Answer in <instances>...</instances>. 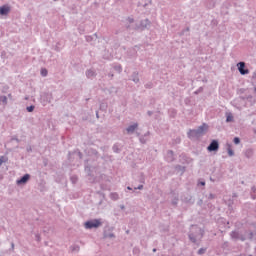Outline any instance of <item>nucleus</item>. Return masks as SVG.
I'll return each instance as SVG.
<instances>
[{"label":"nucleus","mask_w":256,"mask_h":256,"mask_svg":"<svg viewBox=\"0 0 256 256\" xmlns=\"http://www.w3.org/2000/svg\"><path fill=\"white\" fill-rule=\"evenodd\" d=\"M126 233L129 234V230H127Z\"/></svg>","instance_id":"57"},{"label":"nucleus","mask_w":256,"mask_h":256,"mask_svg":"<svg viewBox=\"0 0 256 256\" xmlns=\"http://www.w3.org/2000/svg\"><path fill=\"white\" fill-rule=\"evenodd\" d=\"M147 137H149V132H147V133L144 134L143 136H140V138H139L140 143H142L143 145H145V143H147Z\"/></svg>","instance_id":"14"},{"label":"nucleus","mask_w":256,"mask_h":256,"mask_svg":"<svg viewBox=\"0 0 256 256\" xmlns=\"http://www.w3.org/2000/svg\"><path fill=\"white\" fill-rule=\"evenodd\" d=\"M156 252H157V248H154V249H153V253H156Z\"/></svg>","instance_id":"52"},{"label":"nucleus","mask_w":256,"mask_h":256,"mask_svg":"<svg viewBox=\"0 0 256 256\" xmlns=\"http://www.w3.org/2000/svg\"><path fill=\"white\" fill-rule=\"evenodd\" d=\"M239 235H240V233L237 231H232L230 233L231 239H235V240L239 239Z\"/></svg>","instance_id":"17"},{"label":"nucleus","mask_w":256,"mask_h":256,"mask_svg":"<svg viewBox=\"0 0 256 256\" xmlns=\"http://www.w3.org/2000/svg\"><path fill=\"white\" fill-rule=\"evenodd\" d=\"M146 89H153V84L152 83H147L145 84Z\"/></svg>","instance_id":"33"},{"label":"nucleus","mask_w":256,"mask_h":256,"mask_svg":"<svg viewBox=\"0 0 256 256\" xmlns=\"http://www.w3.org/2000/svg\"><path fill=\"white\" fill-rule=\"evenodd\" d=\"M184 203H189L190 205H193L195 203V199H193V196H186L182 199Z\"/></svg>","instance_id":"12"},{"label":"nucleus","mask_w":256,"mask_h":256,"mask_svg":"<svg viewBox=\"0 0 256 256\" xmlns=\"http://www.w3.org/2000/svg\"><path fill=\"white\" fill-rule=\"evenodd\" d=\"M252 199H255V196H253Z\"/></svg>","instance_id":"58"},{"label":"nucleus","mask_w":256,"mask_h":256,"mask_svg":"<svg viewBox=\"0 0 256 256\" xmlns=\"http://www.w3.org/2000/svg\"><path fill=\"white\" fill-rule=\"evenodd\" d=\"M114 153H119V146H117L116 144L112 147Z\"/></svg>","instance_id":"29"},{"label":"nucleus","mask_w":256,"mask_h":256,"mask_svg":"<svg viewBox=\"0 0 256 256\" xmlns=\"http://www.w3.org/2000/svg\"><path fill=\"white\" fill-rule=\"evenodd\" d=\"M251 155H253V150H247L246 157L249 159V157H251Z\"/></svg>","instance_id":"30"},{"label":"nucleus","mask_w":256,"mask_h":256,"mask_svg":"<svg viewBox=\"0 0 256 256\" xmlns=\"http://www.w3.org/2000/svg\"><path fill=\"white\" fill-rule=\"evenodd\" d=\"M0 105H7V96H0Z\"/></svg>","instance_id":"18"},{"label":"nucleus","mask_w":256,"mask_h":256,"mask_svg":"<svg viewBox=\"0 0 256 256\" xmlns=\"http://www.w3.org/2000/svg\"><path fill=\"white\" fill-rule=\"evenodd\" d=\"M91 153H92V155H95V157H98V155H99V152L95 149H92Z\"/></svg>","instance_id":"32"},{"label":"nucleus","mask_w":256,"mask_h":256,"mask_svg":"<svg viewBox=\"0 0 256 256\" xmlns=\"http://www.w3.org/2000/svg\"><path fill=\"white\" fill-rule=\"evenodd\" d=\"M206 251H207V248H200L198 250V255H205Z\"/></svg>","instance_id":"24"},{"label":"nucleus","mask_w":256,"mask_h":256,"mask_svg":"<svg viewBox=\"0 0 256 256\" xmlns=\"http://www.w3.org/2000/svg\"><path fill=\"white\" fill-rule=\"evenodd\" d=\"M147 115H148L149 117H151V115H153V111L148 110Z\"/></svg>","instance_id":"43"},{"label":"nucleus","mask_w":256,"mask_h":256,"mask_svg":"<svg viewBox=\"0 0 256 256\" xmlns=\"http://www.w3.org/2000/svg\"><path fill=\"white\" fill-rule=\"evenodd\" d=\"M165 159L168 163H173V161H175V154L173 153L172 150L167 151Z\"/></svg>","instance_id":"7"},{"label":"nucleus","mask_w":256,"mask_h":256,"mask_svg":"<svg viewBox=\"0 0 256 256\" xmlns=\"http://www.w3.org/2000/svg\"><path fill=\"white\" fill-rule=\"evenodd\" d=\"M201 134L198 132L197 129L189 130L188 137L189 139H194V137H199Z\"/></svg>","instance_id":"10"},{"label":"nucleus","mask_w":256,"mask_h":256,"mask_svg":"<svg viewBox=\"0 0 256 256\" xmlns=\"http://www.w3.org/2000/svg\"><path fill=\"white\" fill-rule=\"evenodd\" d=\"M254 93H256V87H254Z\"/></svg>","instance_id":"55"},{"label":"nucleus","mask_w":256,"mask_h":256,"mask_svg":"<svg viewBox=\"0 0 256 256\" xmlns=\"http://www.w3.org/2000/svg\"><path fill=\"white\" fill-rule=\"evenodd\" d=\"M208 199H215V194L210 193V194L208 195Z\"/></svg>","instance_id":"39"},{"label":"nucleus","mask_w":256,"mask_h":256,"mask_svg":"<svg viewBox=\"0 0 256 256\" xmlns=\"http://www.w3.org/2000/svg\"><path fill=\"white\" fill-rule=\"evenodd\" d=\"M101 225H103L101 219H93L86 221L84 227L85 229H97L98 227H101Z\"/></svg>","instance_id":"2"},{"label":"nucleus","mask_w":256,"mask_h":256,"mask_svg":"<svg viewBox=\"0 0 256 256\" xmlns=\"http://www.w3.org/2000/svg\"><path fill=\"white\" fill-rule=\"evenodd\" d=\"M139 127V124L134 123L126 128L128 135L135 133V130Z\"/></svg>","instance_id":"9"},{"label":"nucleus","mask_w":256,"mask_h":256,"mask_svg":"<svg viewBox=\"0 0 256 256\" xmlns=\"http://www.w3.org/2000/svg\"><path fill=\"white\" fill-rule=\"evenodd\" d=\"M253 237H254L253 232H249V233H248V239H250V240H251V239H253Z\"/></svg>","instance_id":"37"},{"label":"nucleus","mask_w":256,"mask_h":256,"mask_svg":"<svg viewBox=\"0 0 256 256\" xmlns=\"http://www.w3.org/2000/svg\"><path fill=\"white\" fill-rule=\"evenodd\" d=\"M134 189H135V191H137V189H139V191H141V189H143V184H140L139 186L135 187Z\"/></svg>","instance_id":"36"},{"label":"nucleus","mask_w":256,"mask_h":256,"mask_svg":"<svg viewBox=\"0 0 256 256\" xmlns=\"http://www.w3.org/2000/svg\"><path fill=\"white\" fill-rule=\"evenodd\" d=\"M108 77H110L111 79H113L114 75L112 73L108 74Z\"/></svg>","instance_id":"48"},{"label":"nucleus","mask_w":256,"mask_h":256,"mask_svg":"<svg viewBox=\"0 0 256 256\" xmlns=\"http://www.w3.org/2000/svg\"><path fill=\"white\" fill-rule=\"evenodd\" d=\"M108 239H115V234L114 233H108L105 235Z\"/></svg>","instance_id":"27"},{"label":"nucleus","mask_w":256,"mask_h":256,"mask_svg":"<svg viewBox=\"0 0 256 256\" xmlns=\"http://www.w3.org/2000/svg\"><path fill=\"white\" fill-rule=\"evenodd\" d=\"M207 151H209V153H213V151H219V141L212 140L209 146L207 147Z\"/></svg>","instance_id":"3"},{"label":"nucleus","mask_w":256,"mask_h":256,"mask_svg":"<svg viewBox=\"0 0 256 256\" xmlns=\"http://www.w3.org/2000/svg\"><path fill=\"white\" fill-rule=\"evenodd\" d=\"M205 231L201 228H196L195 233L189 232L188 237L192 243H197V239H203Z\"/></svg>","instance_id":"1"},{"label":"nucleus","mask_w":256,"mask_h":256,"mask_svg":"<svg viewBox=\"0 0 256 256\" xmlns=\"http://www.w3.org/2000/svg\"><path fill=\"white\" fill-rule=\"evenodd\" d=\"M72 251H79V246H77V245L73 246Z\"/></svg>","instance_id":"40"},{"label":"nucleus","mask_w":256,"mask_h":256,"mask_svg":"<svg viewBox=\"0 0 256 256\" xmlns=\"http://www.w3.org/2000/svg\"><path fill=\"white\" fill-rule=\"evenodd\" d=\"M198 185H201L202 187H205V181H200Z\"/></svg>","instance_id":"42"},{"label":"nucleus","mask_w":256,"mask_h":256,"mask_svg":"<svg viewBox=\"0 0 256 256\" xmlns=\"http://www.w3.org/2000/svg\"><path fill=\"white\" fill-rule=\"evenodd\" d=\"M85 75L87 79H94V77H97V71L95 69L91 68L86 70Z\"/></svg>","instance_id":"6"},{"label":"nucleus","mask_w":256,"mask_h":256,"mask_svg":"<svg viewBox=\"0 0 256 256\" xmlns=\"http://www.w3.org/2000/svg\"><path fill=\"white\" fill-rule=\"evenodd\" d=\"M129 23H133V19L128 18Z\"/></svg>","instance_id":"51"},{"label":"nucleus","mask_w":256,"mask_h":256,"mask_svg":"<svg viewBox=\"0 0 256 256\" xmlns=\"http://www.w3.org/2000/svg\"><path fill=\"white\" fill-rule=\"evenodd\" d=\"M171 203H172V205H174V207H177V205L179 203V198L175 197L174 199H172Z\"/></svg>","instance_id":"22"},{"label":"nucleus","mask_w":256,"mask_h":256,"mask_svg":"<svg viewBox=\"0 0 256 256\" xmlns=\"http://www.w3.org/2000/svg\"><path fill=\"white\" fill-rule=\"evenodd\" d=\"M110 199H112V201H118L119 199V194H117V192H112L110 194Z\"/></svg>","instance_id":"16"},{"label":"nucleus","mask_w":256,"mask_h":256,"mask_svg":"<svg viewBox=\"0 0 256 256\" xmlns=\"http://www.w3.org/2000/svg\"><path fill=\"white\" fill-rule=\"evenodd\" d=\"M96 117L99 118V112H96Z\"/></svg>","instance_id":"53"},{"label":"nucleus","mask_w":256,"mask_h":256,"mask_svg":"<svg viewBox=\"0 0 256 256\" xmlns=\"http://www.w3.org/2000/svg\"><path fill=\"white\" fill-rule=\"evenodd\" d=\"M251 191H252V193H256V187H255V186H252V187H251Z\"/></svg>","instance_id":"44"},{"label":"nucleus","mask_w":256,"mask_h":256,"mask_svg":"<svg viewBox=\"0 0 256 256\" xmlns=\"http://www.w3.org/2000/svg\"><path fill=\"white\" fill-rule=\"evenodd\" d=\"M40 74L42 77H47V75L49 74V71H47V68H42L40 70Z\"/></svg>","instance_id":"19"},{"label":"nucleus","mask_w":256,"mask_h":256,"mask_svg":"<svg viewBox=\"0 0 256 256\" xmlns=\"http://www.w3.org/2000/svg\"><path fill=\"white\" fill-rule=\"evenodd\" d=\"M233 122V115L229 114L227 117H226V123H231Z\"/></svg>","instance_id":"25"},{"label":"nucleus","mask_w":256,"mask_h":256,"mask_svg":"<svg viewBox=\"0 0 256 256\" xmlns=\"http://www.w3.org/2000/svg\"><path fill=\"white\" fill-rule=\"evenodd\" d=\"M238 239H240V241H246L247 238L244 235L240 234Z\"/></svg>","instance_id":"34"},{"label":"nucleus","mask_w":256,"mask_h":256,"mask_svg":"<svg viewBox=\"0 0 256 256\" xmlns=\"http://www.w3.org/2000/svg\"><path fill=\"white\" fill-rule=\"evenodd\" d=\"M233 142L235 145H239V143H241V139L239 137H235Z\"/></svg>","instance_id":"28"},{"label":"nucleus","mask_w":256,"mask_h":256,"mask_svg":"<svg viewBox=\"0 0 256 256\" xmlns=\"http://www.w3.org/2000/svg\"><path fill=\"white\" fill-rule=\"evenodd\" d=\"M12 141H16L17 143H19V139L16 137L12 138Z\"/></svg>","instance_id":"47"},{"label":"nucleus","mask_w":256,"mask_h":256,"mask_svg":"<svg viewBox=\"0 0 256 256\" xmlns=\"http://www.w3.org/2000/svg\"><path fill=\"white\" fill-rule=\"evenodd\" d=\"M71 181H72V183H77V177L72 176V177H71Z\"/></svg>","instance_id":"38"},{"label":"nucleus","mask_w":256,"mask_h":256,"mask_svg":"<svg viewBox=\"0 0 256 256\" xmlns=\"http://www.w3.org/2000/svg\"><path fill=\"white\" fill-rule=\"evenodd\" d=\"M227 151H228L229 157H233V155H235V152L233 151V149H231V147H228Z\"/></svg>","instance_id":"26"},{"label":"nucleus","mask_w":256,"mask_h":256,"mask_svg":"<svg viewBox=\"0 0 256 256\" xmlns=\"http://www.w3.org/2000/svg\"><path fill=\"white\" fill-rule=\"evenodd\" d=\"M237 67L240 75H249V69L245 68V62H238Z\"/></svg>","instance_id":"4"},{"label":"nucleus","mask_w":256,"mask_h":256,"mask_svg":"<svg viewBox=\"0 0 256 256\" xmlns=\"http://www.w3.org/2000/svg\"><path fill=\"white\" fill-rule=\"evenodd\" d=\"M114 70L117 71L118 73H121V71H123V67H121V65H116L114 66Z\"/></svg>","instance_id":"23"},{"label":"nucleus","mask_w":256,"mask_h":256,"mask_svg":"<svg viewBox=\"0 0 256 256\" xmlns=\"http://www.w3.org/2000/svg\"><path fill=\"white\" fill-rule=\"evenodd\" d=\"M26 110L28 111V113H33V111H35V106L34 105L27 106Z\"/></svg>","instance_id":"21"},{"label":"nucleus","mask_w":256,"mask_h":256,"mask_svg":"<svg viewBox=\"0 0 256 256\" xmlns=\"http://www.w3.org/2000/svg\"><path fill=\"white\" fill-rule=\"evenodd\" d=\"M85 39L88 43H91V45H93V43H95V40L99 39V36H97V33H94L92 35H86Z\"/></svg>","instance_id":"8"},{"label":"nucleus","mask_w":256,"mask_h":256,"mask_svg":"<svg viewBox=\"0 0 256 256\" xmlns=\"http://www.w3.org/2000/svg\"><path fill=\"white\" fill-rule=\"evenodd\" d=\"M5 161H7V160L5 159V156H1V157H0V167L3 165V163H5Z\"/></svg>","instance_id":"31"},{"label":"nucleus","mask_w":256,"mask_h":256,"mask_svg":"<svg viewBox=\"0 0 256 256\" xmlns=\"http://www.w3.org/2000/svg\"><path fill=\"white\" fill-rule=\"evenodd\" d=\"M197 205H199V207H201V205H203V199L198 200Z\"/></svg>","instance_id":"41"},{"label":"nucleus","mask_w":256,"mask_h":256,"mask_svg":"<svg viewBox=\"0 0 256 256\" xmlns=\"http://www.w3.org/2000/svg\"><path fill=\"white\" fill-rule=\"evenodd\" d=\"M29 179H31V175L25 174L20 179H18L16 181V183H17V185H25V183H27V181H29Z\"/></svg>","instance_id":"5"},{"label":"nucleus","mask_w":256,"mask_h":256,"mask_svg":"<svg viewBox=\"0 0 256 256\" xmlns=\"http://www.w3.org/2000/svg\"><path fill=\"white\" fill-rule=\"evenodd\" d=\"M1 58H2V59H5V51H2V52H1Z\"/></svg>","instance_id":"45"},{"label":"nucleus","mask_w":256,"mask_h":256,"mask_svg":"<svg viewBox=\"0 0 256 256\" xmlns=\"http://www.w3.org/2000/svg\"><path fill=\"white\" fill-rule=\"evenodd\" d=\"M78 157H79L80 159H82V158H83V153L78 152Z\"/></svg>","instance_id":"46"},{"label":"nucleus","mask_w":256,"mask_h":256,"mask_svg":"<svg viewBox=\"0 0 256 256\" xmlns=\"http://www.w3.org/2000/svg\"><path fill=\"white\" fill-rule=\"evenodd\" d=\"M85 171L88 175H91V167L89 164H87V162L85 163Z\"/></svg>","instance_id":"20"},{"label":"nucleus","mask_w":256,"mask_h":256,"mask_svg":"<svg viewBox=\"0 0 256 256\" xmlns=\"http://www.w3.org/2000/svg\"><path fill=\"white\" fill-rule=\"evenodd\" d=\"M131 81L134 83H139V72L135 71L131 75Z\"/></svg>","instance_id":"13"},{"label":"nucleus","mask_w":256,"mask_h":256,"mask_svg":"<svg viewBox=\"0 0 256 256\" xmlns=\"http://www.w3.org/2000/svg\"><path fill=\"white\" fill-rule=\"evenodd\" d=\"M11 245H12V249H14V247H15V244H13V243H12Z\"/></svg>","instance_id":"54"},{"label":"nucleus","mask_w":256,"mask_h":256,"mask_svg":"<svg viewBox=\"0 0 256 256\" xmlns=\"http://www.w3.org/2000/svg\"><path fill=\"white\" fill-rule=\"evenodd\" d=\"M196 130L198 131V133H199L200 135H202V133H203L204 131H207V124H203V125L199 126Z\"/></svg>","instance_id":"15"},{"label":"nucleus","mask_w":256,"mask_h":256,"mask_svg":"<svg viewBox=\"0 0 256 256\" xmlns=\"http://www.w3.org/2000/svg\"><path fill=\"white\" fill-rule=\"evenodd\" d=\"M9 11H11V8L7 5L0 7V15H8Z\"/></svg>","instance_id":"11"},{"label":"nucleus","mask_w":256,"mask_h":256,"mask_svg":"<svg viewBox=\"0 0 256 256\" xmlns=\"http://www.w3.org/2000/svg\"><path fill=\"white\" fill-rule=\"evenodd\" d=\"M200 91H203V88H199L195 93L197 95V93H199Z\"/></svg>","instance_id":"49"},{"label":"nucleus","mask_w":256,"mask_h":256,"mask_svg":"<svg viewBox=\"0 0 256 256\" xmlns=\"http://www.w3.org/2000/svg\"><path fill=\"white\" fill-rule=\"evenodd\" d=\"M101 151H103L104 153L109 149V147L107 146H102L101 148Z\"/></svg>","instance_id":"35"},{"label":"nucleus","mask_w":256,"mask_h":256,"mask_svg":"<svg viewBox=\"0 0 256 256\" xmlns=\"http://www.w3.org/2000/svg\"><path fill=\"white\" fill-rule=\"evenodd\" d=\"M112 90L115 89L114 87L111 88Z\"/></svg>","instance_id":"59"},{"label":"nucleus","mask_w":256,"mask_h":256,"mask_svg":"<svg viewBox=\"0 0 256 256\" xmlns=\"http://www.w3.org/2000/svg\"><path fill=\"white\" fill-rule=\"evenodd\" d=\"M27 151H28V152L31 151V148H28Z\"/></svg>","instance_id":"56"},{"label":"nucleus","mask_w":256,"mask_h":256,"mask_svg":"<svg viewBox=\"0 0 256 256\" xmlns=\"http://www.w3.org/2000/svg\"><path fill=\"white\" fill-rule=\"evenodd\" d=\"M128 191H133V188H131L130 186L127 187Z\"/></svg>","instance_id":"50"}]
</instances>
